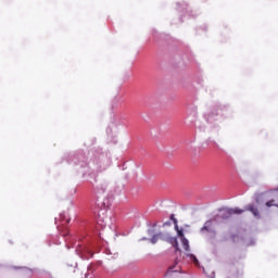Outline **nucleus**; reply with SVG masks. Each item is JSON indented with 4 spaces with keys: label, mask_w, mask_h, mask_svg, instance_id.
I'll use <instances>...</instances> for the list:
<instances>
[{
    "label": "nucleus",
    "mask_w": 278,
    "mask_h": 278,
    "mask_svg": "<svg viewBox=\"0 0 278 278\" xmlns=\"http://www.w3.org/2000/svg\"><path fill=\"white\" fill-rule=\"evenodd\" d=\"M27 273H29V275H33V270L31 269H27Z\"/></svg>",
    "instance_id": "obj_12"
},
{
    "label": "nucleus",
    "mask_w": 278,
    "mask_h": 278,
    "mask_svg": "<svg viewBox=\"0 0 278 278\" xmlns=\"http://www.w3.org/2000/svg\"><path fill=\"white\" fill-rule=\"evenodd\" d=\"M55 220H59L62 225H68V223H71V218H66V214L64 213L60 214V217Z\"/></svg>",
    "instance_id": "obj_4"
},
{
    "label": "nucleus",
    "mask_w": 278,
    "mask_h": 278,
    "mask_svg": "<svg viewBox=\"0 0 278 278\" xmlns=\"http://www.w3.org/2000/svg\"><path fill=\"white\" fill-rule=\"evenodd\" d=\"M222 212H223L222 218H231V216H233V214H243L244 210L235 207V208L222 210Z\"/></svg>",
    "instance_id": "obj_2"
},
{
    "label": "nucleus",
    "mask_w": 278,
    "mask_h": 278,
    "mask_svg": "<svg viewBox=\"0 0 278 278\" xmlns=\"http://www.w3.org/2000/svg\"><path fill=\"white\" fill-rule=\"evenodd\" d=\"M170 220H173L175 229H179V226L177 225V218H175V215H170Z\"/></svg>",
    "instance_id": "obj_9"
},
{
    "label": "nucleus",
    "mask_w": 278,
    "mask_h": 278,
    "mask_svg": "<svg viewBox=\"0 0 278 278\" xmlns=\"http://www.w3.org/2000/svg\"><path fill=\"white\" fill-rule=\"evenodd\" d=\"M212 229V220L205 222L204 226L201 228V233H205V231H210Z\"/></svg>",
    "instance_id": "obj_5"
},
{
    "label": "nucleus",
    "mask_w": 278,
    "mask_h": 278,
    "mask_svg": "<svg viewBox=\"0 0 278 278\" xmlns=\"http://www.w3.org/2000/svg\"><path fill=\"white\" fill-rule=\"evenodd\" d=\"M157 240H160V235H154L151 239H150V242L152 244H156L157 243Z\"/></svg>",
    "instance_id": "obj_8"
},
{
    "label": "nucleus",
    "mask_w": 278,
    "mask_h": 278,
    "mask_svg": "<svg viewBox=\"0 0 278 278\" xmlns=\"http://www.w3.org/2000/svg\"><path fill=\"white\" fill-rule=\"evenodd\" d=\"M180 241H181L182 249L187 253V256L191 257V260L193 261L194 264H199V260L197 258V256H194V254L190 253V242L188 241V239L182 237V239H180Z\"/></svg>",
    "instance_id": "obj_1"
},
{
    "label": "nucleus",
    "mask_w": 278,
    "mask_h": 278,
    "mask_svg": "<svg viewBox=\"0 0 278 278\" xmlns=\"http://www.w3.org/2000/svg\"><path fill=\"white\" fill-rule=\"evenodd\" d=\"M176 231H177V233H178L180 240H184V238H186V237L184 236V230H179V228H176Z\"/></svg>",
    "instance_id": "obj_10"
},
{
    "label": "nucleus",
    "mask_w": 278,
    "mask_h": 278,
    "mask_svg": "<svg viewBox=\"0 0 278 278\" xmlns=\"http://www.w3.org/2000/svg\"><path fill=\"white\" fill-rule=\"evenodd\" d=\"M170 242H172V244H173L175 251H181V250L179 249V242H177V238H172V239H170Z\"/></svg>",
    "instance_id": "obj_6"
},
{
    "label": "nucleus",
    "mask_w": 278,
    "mask_h": 278,
    "mask_svg": "<svg viewBox=\"0 0 278 278\" xmlns=\"http://www.w3.org/2000/svg\"><path fill=\"white\" fill-rule=\"evenodd\" d=\"M179 270L175 269V265L174 266H170L168 268V273H178Z\"/></svg>",
    "instance_id": "obj_11"
},
{
    "label": "nucleus",
    "mask_w": 278,
    "mask_h": 278,
    "mask_svg": "<svg viewBox=\"0 0 278 278\" xmlns=\"http://www.w3.org/2000/svg\"><path fill=\"white\" fill-rule=\"evenodd\" d=\"M106 190H108L106 182H103L100 186H98V192H105Z\"/></svg>",
    "instance_id": "obj_7"
},
{
    "label": "nucleus",
    "mask_w": 278,
    "mask_h": 278,
    "mask_svg": "<svg viewBox=\"0 0 278 278\" xmlns=\"http://www.w3.org/2000/svg\"><path fill=\"white\" fill-rule=\"evenodd\" d=\"M245 210L251 212L255 218H260V210L255 205L249 204Z\"/></svg>",
    "instance_id": "obj_3"
}]
</instances>
